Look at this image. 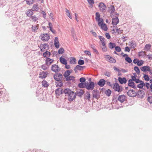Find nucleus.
I'll return each mask as SVG.
<instances>
[{"mask_svg": "<svg viewBox=\"0 0 152 152\" xmlns=\"http://www.w3.org/2000/svg\"><path fill=\"white\" fill-rule=\"evenodd\" d=\"M108 46L109 48L112 49L114 48H115L116 46V45L115 43L110 42L108 44Z\"/></svg>", "mask_w": 152, "mask_h": 152, "instance_id": "obj_33", "label": "nucleus"}, {"mask_svg": "<svg viewBox=\"0 0 152 152\" xmlns=\"http://www.w3.org/2000/svg\"><path fill=\"white\" fill-rule=\"evenodd\" d=\"M64 50L62 48H60L58 51V53L59 54H62L64 53Z\"/></svg>", "mask_w": 152, "mask_h": 152, "instance_id": "obj_49", "label": "nucleus"}, {"mask_svg": "<svg viewBox=\"0 0 152 152\" xmlns=\"http://www.w3.org/2000/svg\"><path fill=\"white\" fill-rule=\"evenodd\" d=\"M38 5L37 4H34L33 5L32 8V10L33 11H37L39 9V8L38 7Z\"/></svg>", "mask_w": 152, "mask_h": 152, "instance_id": "obj_38", "label": "nucleus"}, {"mask_svg": "<svg viewBox=\"0 0 152 152\" xmlns=\"http://www.w3.org/2000/svg\"><path fill=\"white\" fill-rule=\"evenodd\" d=\"M53 59H51L48 57H46L45 60V64L47 66L50 65L53 61Z\"/></svg>", "mask_w": 152, "mask_h": 152, "instance_id": "obj_19", "label": "nucleus"}, {"mask_svg": "<svg viewBox=\"0 0 152 152\" xmlns=\"http://www.w3.org/2000/svg\"><path fill=\"white\" fill-rule=\"evenodd\" d=\"M129 45L130 46L131 48L134 49L136 47L137 45L135 42L132 40L129 42Z\"/></svg>", "mask_w": 152, "mask_h": 152, "instance_id": "obj_21", "label": "nucleus"}, {"mask_svg": "<svg viewBox=\"0 0 152 152\" xmlns=\"http://www.w3.org/2000/svg\"><path fill=\"white\" fill-rule=\"evenodd\" d=\"M134 70L135 71L137 75H139L140 73V70L138 67L135 66L134 68Z\"/></svg>", "mask_w": 152, "mask_h": 152, "instance_id": "obj_43", "label": "nucleus"}, {"mask_svg": "<svg viewBox=\"0 0 152 152\" xmlns=\"http://www.w3.org/2000/svg\"><path fill=\"white\" fill-rule=\"evenodd\" d=\"M145 86L147 89H149V88H150V85L149 83L146 82L145 83Z\"/></svg>", "mask_w": 152, "mask_h": 152, "instance_id": "obj_57", "label": "nucleus"}, {"mask_svg": "<svg viewBox=\"0 0 152 152\" xmlns=\"http://www.w3.org/2000/svg\"><path fill=\"white\" fill-rule=\"evenodd\" d=\"M126 96L124 95H120L118 98V100L120 101L121 103H123L126 100Z\"/></svg>", "mask_w": 152, "mask_h": 152, "instance_id": "obj_17", "label": "nucleus"}, {"mask_svg": "<svg viewBox=\"0 0 152 152\" xmlns=\"http://www.w3.org/2000/svg\"><path fill=\"white\" fill-rule=\"evenodd\" d=\"M86 66H80V65H77L75 68H74V70L75 71V73H77V70H79L80 71H82L83 70V69L85 68Z\"/></svg>", "mask_w": 152, "mask_h": 152, "instance_id": "obj_13", "label": "nucleus"}, {"mask_svg": "<svg viewBox=\"0 0 152 152\" xmlns=\"http://www.w3.org/2000/svg\"><path fill=\"white\" fill-rule=\"evenodd\" d=\"M96 20L99 22H100L102 19H103L102 18H100V15L98 12H96L95 14Z\"/></svg>", "mask_w": 152, "mask_h": 152, "instance_id": "obj_28", "label": "nucleus"}, {"mask_svg": "<svg viewBox=\"0 0 152 152\" xmlns=\"http://www.w3.org/2000/svg\"><path fill=\"white\" fill-rule=\"evenodd\" d=\"M47 74L46 72H42L39 73V78L41 79H43L45 78L47 76Z\"/></svg>", "mask_w": 152, "mask_h": 152, "instance_id": "obj_24", "label": "nucleus"}, {"mask_svg": "<svg viewBox=\"0 0 152 152\" xmlns=\"http://www.w3.org/2000/svg\"><path fill=\"white\" fill-rule=\"evenodd\" d=\"M106 81L104 79H101L97 82V84L100 87L103 86L105 84Z\"/></svg>", "mask_w": 152, "mask_h": 152, "instance_id": "obj_20", "label": "nucleus"}, {"mask_svg": "<svg viewBox=\"0 0 152 152\" xmlns=\"http://www.w3.org/2000/svg\"><path fill=\"white\" fill-rule=\"evenodd\" d=\"M148 100L150 103H152V97L148 96Z\"/></svg>", "mask_w": 152, "mask_h": 152, "instance_id": "obj_59", "label": "nucleus"}, {"mask_svg": "<svg viewBox=\"0 0 152 152\" xmlns=\"http://www.w3.org/2000/svg\"><path fill=\"white\" fill-rule=\"evenodd\" d=\"M41 14L42 15L43 18L45 19H46V14L45 12L44 11H42L41 12Z\"/></svg>", "mask_w": 152, "mask_h": 152, "instance_id": "obj_61", "label": "nucleus"}, {"mask_svg": "<svg viewBox=\"0 0 152 152\" xmlns=\"http://www.w3.org/2000/svg\"><path fill=\"white\" fill-rule=\"evenodd\" d=\"M51 70L55 72H58L60 70L59 67L56 64L52 65L51 67Z\"/></svg>", "mask_w": 152, "mask_h": 152, "instance_id": "obj_9", "label": "nucleus"}, {"mask_svg": "<svg viewBox=\"0 0 152 152\" xmlns=\"http://www.w3.org/2000/svg\"><path fill=\"white\" fill-rule=\"evenodd\" d=\"M71 72L69 70H66L64 72V73L63 74V75L65 78H66V77L69 76L71 74Z\"/></svg>", "mask_w": 152, "mask_h": 152, "instance_id": "obj_34", "label": "nucleus"}, {"mask_svg": "<svg viewBox=\"0 0 152 152\" xmlns=\"http://www.w3.org/2000/svg\"><path fill=\"white\" fill-rule=\"evenodd\" d=\"M49 45L45 43L44 44H41L39 48H40V50L42 52H44L45 50H47L49 48Z\"/></svg>", "mask_w": 152, "mask_h": 152, "instance_id": "obj_8", "label": "nucleus"}, {"mask_svg": "<svg viewBox=\"0 0 152 152\" xmlns=\"http://www.w3.org/2000/svg\"><path fill=\"white\" fill-rule=\"evenodd\" d=\"M87 94L85 96L84 99H88V101H89L90 99V94L89 92H87Z\"/></svg>", "mask_w": 152, "mask_h": 152, "instance_id": "obj_42", "label": "nucleus"}, {"mask_svg": "<svg viewBox=\"0 0 152 152\" xmlns=\"http://www.w3.org/2000/svg\"><path fill=\"white\" fill-rule=\"evenodd\" d=\"M105 36L107 37V38L108 39H110L111 38L110 35L108 33H106Z\"/></svg>", "mask_w": 152, "mask_h": 152, "instance_id": "obj_62", "label": "nucleus"}, {"mask_svg": "<svg viewBox=\"0 0 152 152\" xmlns=\"http://www.w3.org/2000/svg\"><path fill=\"white\" fill-rule=\"evenodd\" d=\"M54 45L57 48H59V42H55L54 43Z\"/></svg>", "mask_w": 152, "mask_h": 152, "instance_id": "obj_63", "label": "nucleus"}, {"mask_svg": "<svg viewBox=\"0 0 152 152\" xmlns=\"http://www.w3.org/2000/svg\"><path fill=\"white\" fill-rule=\"evenodd\" d=\"M104 21L103 19H102L100 22H99L98 25L99 26H100L101 28L105 31H107V28L106 24L103 23Z\"/></svg>", "mask_w": 152, "mask_h": 152, "instance_id": "obj_4", "label": "nucleus"}, {"mask_svg": "<svg viewBox=\"0 0 152 152\" xmlns=\"http://www.w3.org/2000/svg\"><path fill=\"white\" fill-rule=\"evenodd\" d=\"M98 7L100 10L102 12H104L107 8V7L103 2H100L99 4Z\"/></svg>", "mask_w": 152, "mask_h": 152, "instance_id": "obj_5", "label": "nucleus"}, {"mask_svg": "<svg viewBox=\"0 0 152 152\" xmlns=\"http://www.w3.org/2000/svg\"><path fill=\"white\" fill-rule=\"evenodd\" d=\"M53 78L56 81H61L63 78V75L60 73L56 72L53 75Z\"/></svg>", "mask_w": 152, "mask_h": 152, "instance_id": "obj_2", "label": "nucleus"}, {"mask_svg": "<svg viewBox=\"0 0 152 152\" xmlns=\"http://www.w3.org/2000/svg\"><path fill=\"white\" fill-rule=\"evenodd\" d=\"M145 83H144L142 80H141V81L140 83V84L137 85V87L140 89H141L144 86H145Z\"/></svg>", "mask_w": 152, "mask_h": 152, "instance_id": "obj_30", "label": "nucleus"}, {"mask_svg": "<svg viewBox=\"0 0 152 152\" xmlns=\"http://www.w3.org/2000/svg\"><path fill=\"white\" fill-rule=\"evenodd\" d=\"M104 93L107 96H110L111 94V91L109 89L105 91Z\"/></svg>", "mask_w": 152, "mask_h": 152, "instance_id": "obj_39", "label": "nucleus"}, {"mask_svg": "<svg viewBox=\"0 0 152 152\" xmlns=\"http://www.w3.org/2000/svg\"><path fill=\"white\" fill-rule=\"evenodd\" d=\"M139 56H144L145 55V52L144 51H141L138 53V54Z\"/></svg>", "mask_w": 152, "mask_h": 152, "instance_id": "obj_51", "label": "nucleus"}, {"mask_svg": "<svg viewBox=\"0 0 152 152\" xmlns=\"http://www.w3.org/2000/svg\"><path fill=\"white\" fill-rule=\"evenodd\" d=\"M68 96V99L70 102L74 99L76 97L75 94L74 92L73 91H72V92H70Z\"/></svg>", "mask_w": 152, "mask_h": 152, "instance_id": "obj_10", "label": "nucleus"}, {"mask_svg": "<svg viewBox=\"0 0 152 152\" xmlns=\"http://www.w3.org/2000/svg\"><path fill=\"white\" fill-rule=\"evenodd\" d=\"M33 11L32 9H29L28 10L27 12H26V14L27 15V16L29 17V16H31L33 14Z\"/></svg>", "mask_w": 152, "mask_h": 152, "instance_id": "obj_31", "label": "nucleus"}, {"mask_svg": "<svg viewBox=\"0 0 152 152\" xmlns=\"http://www.w3.org/2000/svg\"><path fill=\"white\" fill-rule=\"evenodd\" d=\"M95 86V84L94 82H90L88 84L87 83L86 88L88 90H93Z\"/></svg>", "mask_w": 152, "mask_h": 152, "instance_id": "obj_7", "label": "nucleus"}, {"mask_svg": "<svg viewBox=\"0 0 152 152\" xmlns=\"http://www.w3.org/2000/svg\"><path fill=\"white\" fill-rule=\"evenodd\" d=\"M115 7L113 5H110L109 7H108V11L110 12L111 16H112V14L115 11Z\"/></svg>", "mask_w": 152, "mask_h": 152, "instance_id": "obj_23", "label": "nucleus"}, {"mask_svg": "<svg viewBox=\"0 0 152 152\" xmlns=\"http://www.w3.org/2000/svg\"><path fill=\"white\" fill-rule=\"evenodd\" d=\"M125 60L129 63H131L132 61V59L128 56L127 57H125Z\"/></svg>", "mask_w": 152, "mask_h": 152, "instance_id": "obj_46", "label": "nucleus"}, {"mask_svg": "<svg viewBox=\"0 0 152 152\" xmlns=\"http://www.w3.org/2000/svg\"><path fill=\"white\" fill-rule=\"evenodd\" d=\"M26 1L27 4L29 5L32 4L34 1V0H26Z\"/></svg>", "mask_w": 152, "mask_h": 152, "instance_id": "obj_44", "label": "nucleus"}, {"mask_svg": "<svg viewBox=\"0 0 152 152\" xmlns=\"http://www.w3.org/2000/svg\"><path fill=\"white\" fill-rule=\"evenodd\" d=\"M31 19L33 20L35 22L38 19V18H37L36 16H31Z\"/></svg>", "mask_w": 152, "mask_h": 152, "instance_id": "obj_55", "label": "nucleus"}, {"mask_svg": "<svg viewBox=\"0 0 152 152\" xmlns=\"http://www.w3.org/2000/svg\"><path fill=\"white\" fill-rule=\"evenodd\" d=\"M119 20L118 17L117 16H115L112 19V23L114 25H116L119 23Z\"/></svg>", "mask_w": 152, "mask_h": 152, "instance_id": "obj_16", "label": "nucleus"}, {"mask_svg": "<svg viewBox=\"0 0 152 152\" xmlns=\"http://www.w3.org/2000/svg\"><path fill=\"white\" fill-rule=\"evenodd\" d=\"M105 58L110 63H115L116 62V60L114 58L109 55H106Z\"/></svg>", "mask_w": 152, "mask_h": 152, "instance_id": "obj_12", "label": "nucleus"}, {"mask_svg": "<svg viewBox=\"0 0 152 152\" xmlns=\"http://www.w3.org/2000/svg\"><path fill=\"white\" fill-rule=\"evenodd\" d=\"M143 78H144L145 80L147 81H150V78L148 75L146 74H144Z\"/></svg>", "mask_w": 152, "mask_h": 152, "instance_id": "obj_40", "label": "nucleus"}, {"mask_svg": "<svg viewBox=\"0 0 152 152\" xmlns=\"http://www.w3.org/2000/svg\"><path fill=\"white\" fill-rule=\"evenodd\" d=\"M86 80V78L84 77H82L79 79V81L81 82L80 83H85V82Z\"/></svg>", "mask_w": 152, "mask_h": 152, "instance_id": "obj_53", "label": "nucleus"}, {"mask_svg": "<svg viewBox=\"0 0 152 152\" xmlns=\"http://www.w3.org/2000/svg\"><path fill=\"white\" fill-rule=\"evenodd\" d=\"M112 88L114 91H118L119 93H120L123 91V87L122 86H120L117 83H115L113 84Z\"/></svg>", "mask_w": 152, "mask_h": 152, "instance_id": "obj_1", "label": "nucleus"}, {"mask_svg": "<svg viewBox=\"0 0 152 152\" xmlns=\"http://www.w3.org/2000/svg\"><path fill=\"white\" fill-rule=\"evenodd\" d=\"M131 91H130L129 90L127 92V95L130 97H134V95H132V92Z\"/></svg>", "mask_w": 152, "mask_h": 152, "instance_id": "obj_54", "label": "nucleus"}, {"mask_svg": "<svg viewBox=\"0 0 152 152\" xmlns=\"http://www.w3.org/2000/svg\"><path fill=\"white\" fill-rule=\"evenodd\" d=\"M144 63V61L142 60H138V62L137 63V66H141Z\"/></svg>", "mask_w": 152, "mask_h": 152, "instance_id": "obj_48", "label": "nucleus"}, {"mask_svg": "<svg viewBox=\"0 0 152 152\" xmlns=\"http://www.w3.org/2000/svg\"><path fill=\"white\" fill-rule=\"evenodd\" d=\"M144 92L143 90H140L136 92V94L134 95V96H140L141 97L140 98H142L144 97Z\"/></svg>", "mask_w": 152, "mask_h": 152, "instance_id": "obj_14", "label": "nucleus"}, {"mask_svg": "<svg viewBox=\"0 0 152 152\" xmlns=\"http://www.w3.org/2000/svg\"><path fill=\"white\" fill-rule=\"evenodd\" d=\"M151 47V45L149 44H146L145 46L144 49L148 50L150 49Z\"/></svg>", "mask_w": 152, "mask_h": 152, "instance_id": "obj_45", "label": "nucleus"}, {"mask_svg": "<svg viewBox=\"0 0 152 152\" xmlns=\"http://www.w3.org/2000/svg\"><path fill=\"white\" fill-rule=\"evenodd\" d=\"M84 93V91L82 89H80V91H77L75 93V95H77L79 97H81Z\"/></svg>", "mask_w": 152, "mask_h": 152, "instance_id": "obj_22", "label": "nucleus"}, {"mask_svg": "<svg viewBox=\"0 0 152 152\" xmlns=\"http://www.w3.org/2000/svg\"><path fill=\"white\" fill-rule=\"evenodd\" d=\"M128 86L132 87V88L135 89L136 88V86L135 85V83L133 82L131 83H128Z\"/></svg>", "mask_w": 152, "mask_h": 152, "instance_id": "obj_37", "label": "nucleus"}, {"mask_svg": "<svg viewBox=\"0 0 152 152\" xmlns=\"http://www.w3.org/2000/svg\"><path fill=\"white\" fill-rule=\"evenodd\" d=\"M76 59L73 57H72L70 59V63L71 64H74L76 63Z\"/></svg>", "mask_w": 152, "mask_h": 152, "instance_id": "obj_47", "label": "nucleus"}, {"mask_svg": "<svg viewBox=\"0 0 152 152\" xmlns=\"http://www.w3.org/2000/svg\"><path fill=\"white\" fill-rule=\"evenodd\" d=\"M85 53L87 55L91 56L90 52L88 50H85L84 51Z\"/></svg>", "mask_w": 152, "mask_h": 152, "instance_id": "obj_60", "label": "nucleus"}, {"mask_svg": "<svg viewBox=\"0 0 152 152\" xmlns=\"http://www.w3.org/2000/svg\"><path fill=\"white\" fill-rule=\"evenodd\" d=\"M87 1L90 5H92L94 4V0H87Z\"/></svg>", "mask_w": 152, "mask_h": 152, "instance_id": "obj_64", "label": "nucleus"}, {"mask_svg": "<svg viewBox=\"0 0 152 152\" xmlns=\"http://www.w3.org/2000/svg\"><path fill=\"white\" fill-rule=\"evenodd\" d=\"M60 62L63 64L66 65L67 64L66 60L64 58L61 57L60 58Z\"/></svg>", "mask_w": 152, "mask_h": 152, "instance_id": "obj_32", "label": "nucleus"}, {"mask_svg": "<svg viewBox=\"0 0 152 152\" xmlns=\"http://www.w3.org/2000/svg\"><path fill=\"white\" fill-rule=\"evenodd\" d=\"M42 86L44 87H48L49 85L48 84V82L45 80H44L42 82Z\"/></svg>", "mask_w": 152, "mask_h": 152, "instance_id": "obj_35", "label": "nucleus"}, {"mask_svg": "<svg viewBox=\"0 0 152 152\" xmlns=\"http://www.w3.org/2000/svg\"><path fill=\"white\" fill-rule=\"evenodd\" d=\"M118 80L120 83L121 84H125L126 83L127 81L126 78L125 77H118Z\"/></svg>", "mask_w": 152, "mask_h": 152, "instance_id": "obj_15", "label": "nucleus"}, {"mask_svg": "<svg viewBox=\"0 0 152 152\" xmlns=\"http://www.w3.org/2000/svg\"><path fill=\"white\" fill-rule=\"evenodd\" d=\"M39 38L42 41H48L50 38L49 35L48 34L46 33L41 35L39 37Z\"/></svg>", "mask_w": 152, "mask_h": 152, "instance_id": "obj_3", "label": "nucleus"}, {"mask_svg": "<svg viewBox=\"0 0 152 152\" xmlns=\"http://www.w3.org/2000/svg\"><path fill=\"white\" fill-rule=\"evenodd\" d=\"M70 92H72V91L69 88H66L64 89H61V94H64L66 96H68Z\"/></svg>", "mask_w": 152, "mask_h": 152, "instance_id": "obj_6", "label": "nucleus"}, {"mask_svg": "<svg viewBox=\"0 0 152 152\" xmlns=\"http://www.w3.org/2000/svg\"><path fill=\"white\" fill-rule=\"evenodd\" d=\"M75 77L72 76H69L66 78V80L67 81L72 80V82L75 81Z\"/></svg>", "mask_w": 152, "mask_h": 152, "instance_id": "obj_26", "label": "nucleus"}, {"mask_svg": "<svg viewBox=\"0 0 152 152\" xmlns=\"http://www.w3.org/2000/svg\"><path fill=\"white\" fill-rule=\"evenodd\" d=\"M60 88H58L55 91V94L57 96H59L61 94V90H60Z\"/></svg>", "mask_w": 152, "mask_h": 152, "instance_id": "obj_41", "label": "nucleus"}, {"mask_svg": "<svg viewBox=\"0 0 152 152\" xmlns=\"http://www.w3.org/2000/svg\"><path fill=\"white\" fill-rule=\"evenodd\" d=\"M140 69L142 71L144 72H146L147 71H150V67L148 66H145L140 68Z\"/></svg>", "mask_w": 152, "mask_h": 152, "instance_id": "obj_18", "label": "nucleus"}, {"mask_svg": "<svg viewBox=\"0 0 152 152\" xmlns=\"http://www.w3.org/2000/svg\"><path fill=\"white\" fill-rule=\"evenodd\" d=\"M48 51L46 50V51L43 54V56L44 57L46 58V57H47L48 56Z\"/></svg>", "mask_w": 152, "mask_h": 152, "instance_id": "obj_56", "label": "nucleus"}, {"mask_svg": "<svg viewBox=\"0 0 152 152\" xmlns=\"http://www.w3.org/2000/svg\"><path fill=\"white\" fill-rule=\"evenodd\" d=\"M92 95L93 98L98 99L100 97L99 94V91L97 90H94L92 91Z\"/></svg>", "mask_w": 152, "mask_h": 152, "instance_id": "obj_11", "label": "nucleus"}, {"mask_svg": "<svg viewBox=\"0 0 152 152\" xmlns=\"http://www.w3.org/2000/svg\"><path fill=\"white\" fill-rule=\"evenodd\" d=\"M39 26V24H37L34 26L33 25H32L31 29L32 31L34 32H36L37 31L38 29Z\"/></svg>", "mask_w": 152, "mask_h": 152, "instance_id": "obj_36", "label": "nucleus"}, {"mask_svg": "<svg viewBox=\"0 0 152 152\" xmlns=\"http://www.w3.org/2000/svg\"><path fill=\"white\" fill-rule=\"evenodd\" d=\"M56 86L57 87H61L63 86V82L61 80L57 81L55 82Z\"/></svg>", "mask_w": 152, "mask_h": 152, "instance_id": "obj_25", "label": "nucleus"}, {"mask_svg": "<svg viewBox=\"0 0 152 152\" xmlns=\"http://www.w3.org/2000/svg\"><path fill=\"white\" fill-rule=\"evenodd\" d=\"M98 37L102 43V45L103 46H104L105 45L106 43L105 42L104 40H105V39L103 37L101 36H99Z\"/></svg>", "mask_w": 152, "mask_h": 152, "instance_id": "obj_27", "label": "nucleus"}, {"mask_svg": "<svg viewBox=\"0 0 152 152\" xmlns=\"http://www.w3.org/2000/svg\"><path fill=\"white\" fill-rule=\"evenodd\" d=\"M115 50L118 52H119L121 51V48L119 46H115Z\"/></svg>", "mask_w": 152, "mask_h": 152, "instance_id": "obj_52", "label": "nucleus"}, {"mask_svg": "<svg viewBox=\"0 0 152 152\" xmlns=\"http://www.w3.org/2000/svg\"><path fill=\"white\" fill-rule=\"evenodd\" d=\"M85 62L84 60L79 59L78 62V64L79 65H82L84 64Z\"/></svg>", "mask_w": 152, "mask_h": 152, "instance_id": "obj_50", "label": "nucleus"}, {"mask_svg": "<svg viewBox=\"0 0 152 152\" xmlns=\"http://www.w3.org/2000/svg\"><path fill=\"white\" fill-rule=\"evenodd\" d=\"M87 83L86 82L79 83L78 84V87L80 88H84L86 87Z\"/></svg>", "mask_w": 152, "mask_h": 152, "instance_id": "obj_29", "label": "nucleus"}, {"mask_svg": "<svg viewBox=\"0 0 152 152\" xmlns=\"http://www.w3.org/2000/svg\"><path fill=\"white\" fill-rule=\"evenodd\" d=\"M104 75H105L108 77H110V73L108 71H106L104 73Z\"/></svg>", "mask_w": 152, "mask_h": 152, "instance_id": "obj_58", "label": "nucleus"}]
</instances>
